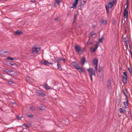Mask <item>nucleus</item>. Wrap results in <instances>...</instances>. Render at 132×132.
Listing matches in <instances>:
<instances>
[{
	"label": "nucleus",
	"instance_id": "aec40b11",
	"mask_svg": "<svg viewBox=\"0 0 132 132\" xmlns=\"http://www.w3.org/2000/svg\"><path fill=\"white\" fill-rule=\"evenodd\" d=\"M6 60H16V59L15 58H12L9 57H8L7 58Z\"/></svg>",
	"mask_w": 132,
	"mask_h": 132
},
{
	"label": "nucleus",
	"instance_id": "37998d69",
	"mask_svg": "<svg viewBox=\"0 0 132 132\" xmlns=\"http://www.w3.org/2000/svg\"><path fill=\"white\" fill-rule=\"evenodd\" d=\"M79 0H75V2L78 3V2Z\"/></svg>",
	"mask_w": 132,
	"mask_h": 132
},
{
	"label": "nucleus",
	"instance_id": "c9c22d12",
	"mask_svg": "<svg viewBox=\"0 0 132 132\" xmlns=\"http://www.w3.org/2000/svg\"><path fill=\"white\" fill-rule=\"evenodd\" d=\"M29 67V68L30 70L32 71L34 69V68H32V67Z\"/></svg>",
	"mask_w": 132,
	"mask_h": 132
},
{
	"label": "nucleus",
	"instance_id": "f257e3e1",
	"mask_svg": "<svg viewBox=\"0 0 132 132\" xmlns=\"http://www.w3.org/2000/svg\"><path fill=\"white\" fill-rule=\"evenodd\" d=\"M116 4V1L113 0H110L108 5H105L106 12L109 13V9H111L115 4Z\"/></svg>",
	"mask_w": 132,
	"mask_h": 132
},
{
	"label": "nucleus",
	"instance_id": "20e7f679",
	"mask_svg": "<svg viewBox=\"0 0 132 132\" xmlns=\"http://www.w3.org/2000/svg\"><path fill=\"white\" fill-rule=\"evenodd\" d=\"M123 82L124 84L127 83V74L126 71L123 72Z\"/></svg>",
	"mask_w": 132,
	"mask_h": 132
},
{
	"label": "nucleus",
	"instance_id": "bb28decb",
	"mask_svg": "<svg viewBox=\"0 0 132 132\" xmlns=\"http://www.w3.org/2000/svg\"><path fill=\"white\" fill-rule=\"evenodd\" d=\"M57 4H59L61 2V0H55Z\"/></svg>",
	"mask_w": 132,
	"mask_h": 132
},
{
	"label": "nucleus",
	"instance_id": "72a5a7b5",
	"mask_svg": "<svg viewBox=\"0 0 132 132\" xmlns=\"http://www.w3.org/2000/svg\"><path fill=\"white\" fill-rule=\"evenodd\" d=\"M27 116L28 117L31 118H32L34 116L32 114L27 115Z\"/></svg>",
	"mask_w": 132,
	"mask_h": 132
},
{
	"label": "nucleus",
	"instance_id": "393cba45",
	"mask_svg": "<svg viewBox=\"0 0 132 132\" xmlns=\"http://www.w3.org/2000/svg\"><path fill=\"white\" fill-rule=\"evenodd\" d=\"M77 3L76 2L73 3L72 4V6L71 7V8H76V6L77 4Z\"/></svg>",
	"mask_w": 132,
	"mask_h": 132
},
{
	"label": "nucleus",
	"instance_id": "423d86ee",
	"mask_svg": "<svg viewBox=\"0 0 132 132\" xmlns=\"http://www.w3.org/2000/svg\"><path fill=\"white\" fill-rule=\"evenodd\" d=\"M77 69L79 72L81 73L83 72H85V69L83 67H74Z\"/></svg>",
	"mask_w": 132,
	"mask_h": 132
},
{
	"label": "nucleus",
	"instance_id": "39448f33",
	"mask_svg": "<svg viewBox=\"0 0 132 132\" xmlns=\"http://www.w3.org/2000/svg\"><path fill=\"white\" fill-rule=\"evenodd\" d=\"M41 48L37 47L36 46H34L32 48V52L33 53H37L40 50Z\"/></svg>",
	"mask_w": 132,
	"mask_h": 132
},
{
	"label": "nucleus",
	"instance_id": "5701e85b",
	"mask_svg": "<svg viewBox=\"0 0 132 132\" xmlns=\"http://www.w3.org/2000/svg\"><path fill=\"white\" fill-rule=\"evenodd\" d=\"M126 102H124L123 103L125 105V106L126 108H127V106H128V99H127V100H126Z\"/></svg>",
	"mask_w": 132,
	"mask_h": 132
},
{
	"label": "nucleus",
	"instance_id": "58836bf2",
	"mask_svg": "<svg viewBox=\"0 0 132 132\" xmlns=\"http://www.w3.org/2000/svg\"><path fill=\"white\" fill-rule=\"evenodd\" d=\"M10 64L11 65H16V64L15 63H10Z\"/></svg>",
	"mask_w": 132,
	"mask_h": 132
},
{
	"label": "nucleus",
	"instance_id": "4be33fe9",
	"mask_svg": "<svg viewBox=\"0 0 132 132\" xmlns=\"http://www.w3.org/2000/svg\"><path fill=\"white\" fill-rule=\"evenodd\" d=\"M72 66H79L77 63L76 62H73L72 63Z\"/></svg>",
	"mask_w": 132,
	"mask_h": 132
},
{
	"label": "nucleus",
	"instance_id": "f3484780",
	"mask_svg": "<svg viewBox=\"0 0 132 132\" xmlns=\"http://www.w3.org/2000/svg\"><path fill=\"white\" fill-rule=\"evenodd\" d=\"M26 80L27 81H28L29 82H32L33 81L32 79L29 77H27Z\"/></svg>",
	"mask_w": 132,
	"mask_h": 132
},
{
	"label": "nucleus",
	"instance_id": "4468645a",
	"mask_svg": "<svg viewBox=\"0 0 132 132\" xmlns=\"http://www.w3.org/2000/svg\"><path fill=\"white\" fill-rule=\"evenodd\" d=\"M75 48L77 52H79L80 51V48L79 46L78 45L75 46Z\"/></svg>",
	"mask_w": 132,
	"mask_h": 132
},
{
	"label": "nucleus",
	"instance_id": "473e14b6",
	"mask_svg": "<svg viewBox=\"0 0 132 132\" xmlns=\"http://www.w3.org/2000/svg\"><path fill=\"white\" fill-rule=\"evenodd\" d=\"M128 70L129 71V72L131 73V75H132V69L131 68H129Z\"/></svg>",
	"mask_w": 132,
	"mask_h": 132
},
{
	"label": "nucleus",
	"instance_id": "b1692460",
	"mask_svg": "<svg viewBox=\"0 0 132 132\" xmlns=\"http://www.w3.org/2000/svg\"><path fill=\"white\" fill-rule=\"evenodd\" d=\"M104 40V38L103 37H102L98 41L97 43H102L103 42V40Z\"/></svg>",
	"mask_w": 132,
	"mask_h": 132
},
{
	"label": "nucleus",
	"instance_id": "c756f323",
	"mask_svg": "<svg viewBox=\"0 0 132 132\" xmlns=\"http://www.w3.org/2000/svg\"><path fill=\"white\" fill-rule=\"evenodd\" d=\"M9 83L10 84H11L13 83V81H12V79H10L9 81Z\"/></svg>",
	"mask_w": 132,
	"mask_h": 132
},
{
	"label": "nucleus",
	"instance_id": "7ed1b4c3",
	"mask_svg": "<svg viewBox=\"0 0 132 132\" xmlns=\"http://www.w3.org/2000/svg\"><path fill=\"white\" fill-rule=\"evenodd\" d=\"M40 64L41 65H52L53 61L48 62V61L44 60L40 62Z\"/></svg>",
	"mask_w": 132,
	"mask_h": 132
},
{
	"label": "nucleus",
	"instance_id": "cd10ccee",
	"mask_svg": "<svg viewBox=\"0 0 132 132\" xmlns=\"http://www.w3.org/2000/svg\"><path fill=\"white\" fill-rule=\"evenodd\" d=\"M99 43H96V44L95 45V49L96 50L97 48L99 45Z\"/></svg>",
	"mask_w": 132,
	"mask_h": 132
},
{
	"label": "nucleus",
	"instance_id": "e433bc0d",
	"mask_svg": "<svg viewBox=\"0 0 132 132\" xmlns=\"http://www.w3.org/2000/svg\"><path fill=\"white\" fill-rule=\"evenodd\" d=\"M57 68L60 70H62V68L61 67H57Z\"/></svg>",
	"mask_w": 132,
	"mask_h": 132
},
{
	"label": "nucleus",
	"instance_id": "1a4fd4ad",
	"mask_svg": "<svg viewBox=\"0 0 132 132\" xmlns=\"http://www.w3.org/2000/svg\"><path fill=\"white\" fill-rule=\"evenodd\" d=\"M36 92L39 94V95L43 96H46V94L45 93H43L42 92L40 91L39 90H36Z\"/></svg>",
	"mask_w": 132,
	"mask_h": 132
},
{
	"label": "nucleus",
	"instance_id": "49530a36",
	"mask_svg": "<svg viewBox=\"0 0 132 132\" xmlns=\"http://www.w3.org/2000/svg\"><path fill=\"white\" fill-rule=\"evenodd\" d=\"M43 110V109H42V108H40V110Z\"/></svg>",
	"mask_w": 132,
	"mask_h": 132
},
{
	"label": "nucleus",
	"instance_id": "4c0bfd02",
	"mask_svg": "<svg viewBox=\"0 0 132 132\" xmlns=\"http://www.w3.org/2000/svg\"><path fill=\"white\" fill-rule=\"evenodd\" d=\"M9 52L8 51H3V53H9Z\"/></svg>",
	"mask_w": 132,
	"mask_h": 132
},
{
	"label": "nucleus",
	"instance_id": "3c124183",
	"mask_svg": "<svg viewBox=\"0 0 132 132\" xmlns=\"http://www.w3.org/2000/svg\"><path fill=\"white\" fill-rule=\"evenodd\" d=\"M4 1H6V0H4Z\"/></svg>",
	"mask_w": 132,
	"mask_h": 132
},
{
	"label": "nucleus",
	"instance_id": "8fccbe9b",
	"mask_svg": "<svg viewBox=\"0 0 132 132\" xmlns=\"http://www.w3.org/2000/svg\"><path fill=\"white\" fill-rule=\"evenodd\" d=\"M131 58L132 59V53L131 52Z\"/></svg>",
	"mask_w": 132,
	"mask_h": 132
},
{
	"label": "nucleus",
	"instance_id": "f704fd0d",
	"mask_svg": "<svg viewBox=\"0 0 132 132\" xmlns=\"http://www.w3.org/2000/svg\"><path fill=\"white\" fill-rule=\"evenodd\" d=\"M96 33L94 32L93 31L92 32L90 33V35L91 36H92L93 35H96Z\"/></svg>",
	"mask_w": 132,
	"mask_h": 132
},
{
	"label": "nucleus",
	"instance_id": "c85d7f7f",
	"mask_svg": "<svg viewBox=\"0 0 132 132\" xmlns=\"http://www.w3.org/2000/svg\"><path fill=\"white\" fill-rule=\"evenodd\" d=\"M119 110L121 112H123L125 111L124 109H123L121 108H119Z\"/></svg>",
	"mask_w": 132,
	"mask_h": 132
},
{
	"label": "nucleus",
	"instance_id": "f03ea898",
	"mask_svg": "<svg viewBox=\"0 0 132 132\" xmlns=\"http://www.w3.org/2000/svg\"><path fill=\"white\" fill-rule=\"evenodd\" d=\"M97 67H95V70L94 71L93 69L91 68H89L87 69V70L88 71L89 73V76L92 82L93 81V79L92 77V76L94 75L95 76V71H97Z\"/></svg>",
	"mask_w": 132,
	"mask_h": 132
},
{
	"label": "nucleus",
	"instance_id": "09e8293b",
	"mask_svg": "<svg viewBox=\"0 0 132 132\" xmlns=\"http://www.w3.org/2000/svg\"><path fill=\"white\" fill-rule=\"evenodd\" d=\"M128 2V0H127V3Z\"/></svg>",
	"mask_w": 132,
	"mask_h": 132
},
{
	"label": "nucleus",
	"instance_id": "412c9836",
	"mask_svg": "<svg viewBox=\"0 0 132 132\" xmlns=\"http://www.w3.org/2000/svg\"><path fill=\"white\" fill-rule=\"evenodd\" d=\"M45 86L46 89H52V88L50 86H48L47 84H45Z\"/></svg>",
	"mask_w": 132,
	"mask_h": 132
},
{
	"label": "nucleus",
	"instance_id": "6ab92c4d",
	"mask_svg": "<svg viewBox=\"0 0 132 132\" xmlns=\"http://www.w3.org/2000/svg\"><path fill=\"white\" fill-rule=\"evenodd\" d=\"M103 67H99L98 71L100 72H102L103 71Z\"/></svg>",
	"mask_w": 132,
	"mask_h": 132
},
{
	"label": "nucleus",
	"instance_id": "dca6fc26",
	"mask_svg": "<svg viewBox=\"0 0 132 132\" xmlns=\"http://www.w3.org/2000/svg\"><path fill=\"white\" fill-rule=\"evenodd\" d=\"M84 6L83 4L81 2L79 4L78 6V9L80 10H81L82 8Z\"/></svg>",
	"mask_w": 132,
	"mask_h": 132
},
{
	"label": "nucleus",
	"instance_id": "7c9ffc66",
	"mask_svg": "<svg viewBox=\"0 0 132 132\" xmlns=\"http://www.w3.org/2000/svg\"><path fill=\"white\" fill-rule=\"evenodd\" d=\"M102 23L104 25H105L107 22V21L105 20H102Z\"/></svg>",
	"mask_w": 132,
	"mask_h": 132
},
{
	"label": "nucleus",
	"instance_id": "a878e982",
	"mask_svg": "<svg viewBox=\"0 0 132 132\" xmlns=\"http://www.w3.org/2000/svg\"><path fill=\"white\" fill-rule=\"evenodd\" d=\"M96 50V49L95 48H93L92 47L90 48V51L91 52H94Z\"/></svg>",
	"mask_w": 132,
	"mask_h": 132
},
{
	"label": "nucleus",
	"instance_id": "a211bd4d",
	"mask_svg": "<svg viewBox=\"0 0 132 132\" xmlns=\"http://www.w3.org/2000/svg\"><path fill=\"white\" fill-rule=\"evenodd\" d=\"M93 43V42L90 39H89L87 43V45H90L91 44H92Z\"/></svg>",
	"mask_w": 132,
	"mask_h": 132
},
{
	"label": "nucleus",
	"instance_id": "9d476101",
	"mask_svg": "<svg viewBox=\"0 0 132 132\" xmlns=\"http://www.w3.org/2000/svg\"><path fill=\"white\" fill-rule=\"evenodd\" d=\"M107 86L109 89H111V81L109 80L108 81Z\"/></svg>",
	"mask_w": 132,
	"mask_h": 132
},
{
	"label": "nucleus",
	"instance_id": "79ce46f5",
	"mask_svg": "<svg viewBox=\"0 0 132 132\" xmlns=\"http://www.w3.org/2000/svg\"><path fill=\"white\" fill-rule=\"evenodd\" d=\"M30 109L32 110H34V109L33 107H31Z\"/></svg>",
	"mask_w": 132,
	"mask_h": 132
},
{
	"label": "nucleus",
	"instance_id": "2eb2a0df",
	"mask_svg": "<svg viewBox=\"0 0 132 132\" xmlns=\"http://www.w3.org/2000/svg\"><path fill=\"white\" fill-rule=\"evenodd\" d=\"M123 92L124 93V95H125V96L126 97L125 98L126 100H127V99H128V96L127 95V91L126 89H124L123 91Z\"/></svg>",
	"mask_w": 132,
	"mask_h": 132
},
{
	"label": "nucleus",
	"instance_id": "c03bdc74",
	"mask_svg": "<svg viewBox=\"0 0 132 132\" xmlns=\"http://www.w3.org/2000/svg\"><path fill=\"white\" fill-rule=\"evenodd\" d=\"M74 20H75V19H76V15L75 14V15H74Z\"/></svg>",
	"mask_w": 132,
	"mask_h": 132
},
{
	"label": "nucleus",
	"instance_id": "0eeeda50",
	"mask_svg": "<svg viewBox=\"0 0 132 132\" xmlns=\"http://www.w3.org/2000/svg\"><path fill=\"white\" fill-rule=\"evenodd\" d=\"M65 60L64 59H62L61 58H60L58 59L57 60H56L55 63H57V66H60V65L59 64V62L60 61H63V62H65Z\"/></svg>",
	"mask_w": 132,
	"mask_h": 132
},
{
	"label": "nucleus",
	"instance_id": "ddd939ff",
	"mask_svg": "<svg viewBox=\"0 0 132 132\" xmlns=\"http://www.w3.org/2000/svg\"><path fill=\"white\" fill-rule=\"evenodd\" d=\"M128 12L126 11V9L125 10L124 13V18H128Z\"/></svg>",
	"mask_w": 132,
	"mask_h": 132
},
{
	"label": "nucleus",
	"instance_id": "6e6552de",
	"mask_svg": "<svg viewBox=\"0 0 132 132\" xmlns=\"http://www.w3.org/2000/svg\"><path fill=\"white\" fill-rule=\"evenodd\" d=\"M87 62L86 60V58L84 57H82L81 59L80 63L82 65H83L86 63H87Z\"/></svg>",
	"mask_w": 132,
	"mask_h": 132
},
{
	"label": "nucleus",
	"instance_id": "2f4dec72",
	"mask_svg": "<svg viewBox=\"0 0 132 132\" xmlns=\"http://www.w3.org/2000/svg\"><path fill=\"white\" fill-rule=\"evenodd\" d=\"M23 117L22 116H17L16 117L18 119V120H19L21 119Z\"/></svg>",
	"mask_w": 132,
	"mask_h": 132
},
{
	"label": "nucleus",
	"instance_id": "ea45409f",
	"mask_svg": "<svg viewBox=\"0 0 132 132\" xmlns=\"http://www.w3.org/2000/svg\"><path fill=\"white\" fill-rule=\"evenodd\" d=\"M23 126H25L27 128H29V126H28L27 125L25 124H24L23 125Z\"/></svg>",
	"mask_w": 132,
	"mask_h": 132
},
{
	"label": "nucleus",
	"instance_id": "9b49d317",
	"mask_svg": "<svg viewBox=\"0 0 132 132\" xmlns=\"http://www.w3.org/2000/svg\"><path fill=\"white\" fill-rule=\"evenodd\" d=\"M98 60L97 58H95L93 60V63L94 65L97 66Z\"/></svg>",
	"mask_w": 132,
	"mask_h": 132
},
{
	"label": "nucleus",
	"instance_id": "a18cd8bd",
	"mask_svg": "<svg viewBox=\"0 0 132 132\" xmlns=\"http://www.w3.org/2000/svg\"><path fill=\"white\" fill-rule=\"evenodd\" d=\"M83 2L84 3H85L86 2V1H83Z\"/></svg>",
	"mask_w": 132,
	"mask_h": 132
},
{
	"label": "nucleus",
	"instance_id": "de8ad7c7",
	"mask_svg": "<svg viewBox=\"0 0 132 132\" xmlns=\"http://www.w3.org/2000/svg\"><path fill=\"white\" fill-rule=\"evenodd\" d=\"M58 20V19L57 18L55 19V20L56 21Z\"/></svg>",
	"mask_w": 132,
	"mask_h": 132
},
{
	"label": "nucleus",
	"instance_id": "a19ab883",
	"mask_svg": "<svg viewBox=\"0 0 132 132\" xmlns=\"http://www.w3.org/2000/svg\"><path fill=\"white\" fill-rule=\"evenodd\" d=\"M5 71L6 72H12V71H10V70H9L8 69H6V71Z\"/></svg>",
	"mask_w": 132,
	"mask_h": 132
},
{
	"label": "nucleus",
	"instance_id": "f8f14e48",
	"mask_svg": "<svg viewBox=\"0 0 132 132\" xmlns=\"http://www.w3.org/2000/svg\"><path fill=\"white\" fill-rule=\"evenodd\" d=\"M22 34L23 32L22 31H20L19 30H17L14 32V34L15 35H21Z\"/></svg>",
	"mask_w": 132,
	"mask_h": 132
},
{
	"label": "nucleus",
	"instance_id": "603ef678",
	"mask_svg": "<svg viewBox=\"0 0 132 132\" xmlns=\"http://www.w3.org/2000/svg\"><path fill=\"white\" fill-rule=\"evenodd\" d=\"M119 116H120V115H119Z\"/></svg>",
	"mask_w": 132,
	"mask_h": 132
}]
</instances>
